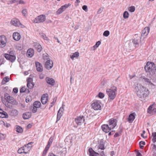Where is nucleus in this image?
Segmentation results:
<instances>
[{
	"label": "nucleus",
	"instance_id": "1",
	"mask_svg": "<svg viewBox=\"0 0 156 156\" xmlns=\"http://www.w3.org/2000/svg\"><path fill=\"white\" fill-rule=\"evenodd\" d=\"M134 90L137 96L140 98H144L149 94L148 89L140 83L135 85Z\"/></svg>",
	"mask_w": 156,
	"mask_h": 156
},
{
	"label": "nucleus",
	"instance_id": "2",
	"mask_svg": "<svg viewBox=\"0 0 156 156\" xmlns=\"http://www.w3.org/2000/svg\"><path fill=\"white\" fill-rule=\"evenodd\" d=\"M117 90L116 87L115 86L106 89V93L108 97V100L110 101L114 100L115 98L116 95Z\"/></svg>",
	"mask_w": 156,
	"mask_h": 156
},
{
	"label": "nucleus",
	"instance_id": "3",
	"mask_svg": "<svg viewBox=\"0 0 156 156\" xmlns=\"http://www.w3.org/2000/svg\"><path fill=\"white\" fill-rule=\"evenodd\" d=\"M144 69L146 72H148L150 74H153L156 70L155 65L153 62H148L144 67Z\"/></svg>",
	"mask_w": 156,
	"mask_h": 156
},
{
	"label": "nucleus",
	"instance_id": "4",
	"mask_svg": "<svg viewBox=\"0 0 156 156\" xmlns=\"http://www.w3.org/2000/svg\"><path fill=\"white\" fill-rule=\"evenodd\" d=\"M5 98L8 102L6 105L8 108H10V106L9 105V103H10L12 105H16L18 103L15 100L11 97L7 93H5L4 94Z\"/></svg>",
	"mask_w": 156,
	"mask_h": 156
},
{
	"label": "nucleus",
	"instance_id": "5",
	"mask_svg": "<svg viewBox=\"0 0 156 156\" xmlns=\"http://www.w3.org/2000/svg\"><path fill=\"white\" fill-rule=\"evenodd\" d=\"M46 20V16L44 15H41L37 16L34 20V22L36 23H42Z\"/></svg>",
	"mask_w": 156,
	"mask_h": 156
},
{
	"label": "nucleus",
	"instance_id": "6",
	"mask_svg": "<svg viewBox=\"0 0 156 156\" xmlns=\"http://www.w3.org/2000/svg\"><path fill=\"white\" fill-rule=\"evenodd\" d=\"M101 103L98 101H96L93 102L91 105V107L94 110H98L101 109Z\"/></svg>",
	"mask_w": 156,
	"mask_h": 156
},
{
	"label": "nucleus",
	"instance_id": "7",
	"mask_svg": "<svg viewBox=\"0 0 156 156\" xmlns=\"http://www.w3.org/2000/svg\"><path fill=\"white\" fill-rule=\"evenodd\" d=\"M34 142H30L27 144L23 146V148H24L26 154L28 153L29 151L30 150Z\"/></svg>",
	"mask_w": 156,
	"mask_h": 156
},
{
	"label": "nucleus",
	"instance_id": "8",
	"mask_svg": "<svg viewBox=\"0 0 156 156\" xmlns=\"http://www.w3.org/2000/svg\"><path fill=\"white\" fill-rule=\"evenodd\" d=\"M117 121L116 119L112 118L108 121L109 126L112 129L114 128L117 125Z\"/></svg>",
	"mask_w": 156,
	"mask_h": 156
},
{
	"label": "nucleus",
	"instance_id": "9",
	"mask_svg": "<svg viewBox=\"0 0 156 156\" xmlns=\"http://www.w3.org/2000/svg\"><path fill=\"white\" fill-rule=\"evenodd\" d=\"M84 117L83 116L77 117L75 119V121L76 124L78 125H80L84 121Z\"/></svg>",
	"mask_w": 156,
	"mask_h": 156
},
{
	"label": "nucleus",
	"instance_id": "10",
	"mask_svg": "<svg viewBox=\"0 0 156 156\" xmlns=\"http://www.w3.org/2000/svg\"><path fill=\"white\" fill-rule=\"evenodd\" d=\"M71 4L69 3L66 4L62 6L57 11V14H60L64 11L66 8L70 6Z\"/></svg>",
	"mask_w": 156,
	"mask_h": 156
},
{
	"label": "nucleus",
	"instance_id": "11",
	"mask_svg": "<svg viewBox=\"0 0 156 156\" xmlns=\"http://www.w3.org/2000/svg\"><path fill=\"white\" fill-rule=\"evenodd\" d=\"M6 42V38L4 36H0V46L4 47Z\"/></svg>",
	"mask_w": 156,
	"mask_h": 156
},
{
	"label": "nucleus",
	"instance_id": "12",
	"mask_svg": "<svg viewBox=\"0 0 156 156\" xmlns=\"http://www.w3.org/2000/svg\"><path fill=\"white\" fill-rule=\"evenodd\" d=\"M45 67L48 69H51L53 66V62L52 61L48 60L44 64Z\"/></svg>",
	"mask_w": 156,
	"mask_h": 156
},
{
	"label": "nucleus",
	"instance_id": "13",
	"mask_svg": "<svg viewBox=\"0 0 156 156\" xmlns=\"http://www.w3.org/2000/svg\"><path fill=\"white\" fill-rule=\"evenodd\" d=\"M11 24L16 26L19 27L20 23L19 20L16 18H13L11 21Z\"/></svg>",
	"mask_w": 156,
	"mask_h": 156
},
{
	"label": "nucleus",
	"instance_id": "14",
	"mask_svg": "<svg viewBox=\"0 0 156 156\" xmlns=\"http://www.w3.org/2000/svg\"><path fill=\"white\" fill-rule=\"evenodd\" d=\"M150 31V28L148 27H145L142 31L141 37H143L144 38L146 37Z\"/></svg>",
	"mask_w": 156,
	"mask_h": 156
},
{
	"label": "nucleus",
	"instance_id": "15",
	"mask_svg": "<svg viewBox=\"0 0 156 156\" xmlns=\"http://www.w3.org/2000/svg\"><path fill=\"white\" fill-rule=\"evenodd\" d=\"M101 128L103 131L106 133H108L112 129L107 124L102 125Z\"/></svg>",
	"mask_w": 156,
	"mask_h": 156
},
{
	"label": "nucleus",
	"instance_id": "16",
	"mask_svg": "<svg viewBox=\"0 0 156 156\" xmlns=\"http://www.w3.org/2000/svg\"><path fill=\"white\" fill-rule=\"evenodd\" d=\"M64 108L63 106L62 107H61L58 111L57 114V120L56 122H57L60 119L62 115V112L64 111Z\"/></svg>",
	"mask_w": 156,
	"mask_h": 156
},
{
	"label": "nucleus",
	"instance_id": "17",
	"mask_svg": "<svg viewBox=\"0 0 156 156\" xmlns=\"http://www.w3.org/2000/svg\"><path fill=\"white\" fill-rule=\"evenodd\" d=\"M136 38H134L133 39L132 42L134 45L135 47H138L140 42V37H136L137 35H135Z\"/></svg>",
	"mask_w": 156,
	"mask_h": 156
},
{
	"label": "nucleus",
	"instance_id": "18",
	"mask_svg": "<svg viewBox=\"0 0 156 156\" xmlns=\"http://www.w3.org/2000/svg\"><path fill=\"white\" fill-rule=\"evenodd\" d=\"M48 95L47 94H43L41 98V101L43 104H46L48 100Z\"/></svg>",
	"mask_w": 156,
	"mask_h": 156
},
{
	"label": "nucleus",
	"instance_id": "19",
	"mask_svg": "<svg viewBox=\"0 0 156 156\" xmlns=\"http://www.w3.org/2000/svg\"><path fill=\"white\" fill-rule=\"evenodd\" d=\"M12 36L13 39L16 41L19 40L21 38V35L20 34L17 32L14 33Z\"/></svg>",
	"mask_w": 156,
	"mask_h": 156
},
{
	"label": "nucleus",
	"instance_id": "20",
	"mask_svg": "<svg viewBox=\"0 0 156 156\" xmlns=\"http://www.w3.org/2000/svg\"><path fill=\"white\" fill-rule=\"evenodd\" d=\"M45 80L48 83L52 86H53L54 85L55 81L53 78H50L49 77H47L46 78Z\"/></svg>",
	"mask_w": 156,
	"mask_h": 156
},
{
	"label": "nucleus",
	"instance_id": "21",
	"mask_svg": "<svg viewBox=\"0 0 156 156\" xmlns=\"http://www.w3.org/2000/svg\"><path fill=\"white\" fill-rule=\"evenodd\" d=\"M35 65L37 71L40 72L42 71L43 67L40 63L37 62H35Z\"/></svg>",
	"mask_w": 156,
	"mask_h": 156
},
{
	"label": "nucleus",
	"instance_id": "22",
	"mask_svg": "<svg viewBox=\"0 0 156 156\" xmlns=\"http://www.w3.org/2000/svg\"><path fill=\"white\" fill-rule=\"evenodd\" d=\"M34 51L33 49L30 48L27 50V55L29 57H31L34 55Z\"/></svg>",
	"mask_w": 156,
	"mask_h": 156
},
{
	"label": "nucleus",
	"instance_id": "23",
	"mask_svg": "<svg viewBox=\"0 0 156 156\" xmlns=\"http://www.w3.org/2000/svg\"><path fill=\"white\" fill-rule=\"evenodd\" d=\"M8 116L6 112L0 109V117L1 118H8Z\"/></svg>",
	"mask_w": 156,
	"mask_h": 156
},
{
	"label": "nucleus",
	"instance_id": "24",
	"mask_svg": "<svg viewBox=\"0 0 156 156\" xmlns=\"http://www.w3.org/2000/svg\"><path fill=\"white\" fill-rule=\"evenodd\" d=\"M34 47L37 49V51L39 52H41L42 49L41 45L38 43H34Z\"/></svg>",
	"mask_w": 156,
	"mask_h": 156
},
{
	"label": "nucleus",
	"instance_id": "25",
	"mask_svg": "<svg viewBox=\"0 0 156 156\" xmlns=\"http://www.w3.org/2000/svg\"><path fill=\"white\" fill-rule=\"evenodd\" d=\"M66 153V148H61L60 149L59 154L60 155V156H65Z\"/></svg>",
	"mask_w": 156,
	"mask_h": 156
},
{
	"label": "nucleus",
	"instance_id": "26",
	"mask_svg": "<svg viewBox=\"0 0 156 156\" xmlns=\"http://www.w3.org/2000/svg\"><path fill=\"white\" fill-rule=\"evenodd\" d=\"M31 116L30 112H28L24 113L23 114V118L24 119H27L30 118Z\"/></svg>",
	"mask_w": 156,
	"mask_h": 156
},
{
	"label": "nucleus",
	"instance_id": "27",
	"mask_svg": "<svg viewBox=\"0 0 156 156\" xmlns=\"http://www.w3.org/2000/svg\"><path fill=\"white\" fill-rule=\"evenodd\" d=\"M134 113L130 114L128 117V121L129 123H132L135 119Z\"/></svg>",
	"mask_w": 156,
	"mask_h": 156
},
{
	"label": "nucleus",
	"instance_id": "28",
	"mask_svg": "<svg viewBox=\"0 0 156 156\" xmlns=\"http://www.w3.org/2000/svg\"><path fill=\"white\" fill-rule=\"evenodd\" d=\"M89 153L90 156H98L96 154L97 152H95L92 148H90L89 149Z\"/></svg>",
	"mask_w": 156,
	"mask_h": 156
},
{
	"label": "nucleus",
	"instance_id": "29",
	"mask_svg": "<svg viewBox=\"0 0 156 156\" xmlns=\"http://www.w3.org/2000/svg\"><path fill=\"white\" fill-rule=\"evenodd\" d=\"M143 81L144 82L146 83L147 84L151 85L152 87H154V85L151 82L149 79H147L146 78H143Z\"/></svg>",
	"mask_w": 156,
	"mask_h": 156
},
{
	"label": "nucleus",
	"instance_id": "30",
	"mask_svg": "<svg viewBox=\"0 0 156 156\" xmlns=\"http://www.w3.org/2000/svg\"><path fill=\"white\" fill-rule=\"evenodd\" d=\"M79 54L78 52H76L74 53L72 55H70V58L73 60L74 58H78L79 56Z\"/></svg>",
	"mask_w": 156,
	"mask_h": 156
},
{
	"label": "nucleus",
	"instance_id": "31",
	"mask_svg": "<svg viewBox=\"0 0 156 156\" xmlns=\"http://www.w3.org/2000/svg\"><path fill=\"white\" fill-rule=\"evenodd\" d=\"M41 103L40 102L38 101H35L33 104V106L36 107L37 108L40 107Z\"/></svg>",
	"mask_w": 156,
	"mask_h": 156
},
{
	"label": "nucleus",
	"instance_id": "32",
	"mask_svg": "<svg viewBox=\"0 0 156 156\" xmlns=\"http://www.w3.org/2000/svg\"><path fill=\"white\" fill-rule=\"evenodd\" d=\"M104 144L103 142H101L99 144V145L98 146V147L99 149L103 150L105 149L104 147Z\"/></svg>",
	"mask_w": 156,
	"mask_h": 156
},
{
	"label": "nucleus",
	"instance_id": "33",
	"mask_svg": "<svg viewBox=\"0 0 156 156\" xmlns=\"http://www.w3.org/2000/svg\"><path fill=\"white\" fill-rule=\"evenodd\" d=\"M101 41H98L96 42L95 44L92 47L93 50H95L97 48L98 46L101 44Z\"/></svg>",
	"mask_w": 156,
	"mask_h": 156
},
{
	"label": "nucleus",
	"instance_id": "34",
	"mask_svg": "<svg viewBox=\"0 0 156 156\" xmlns=\"http://www.w3.org/2000/svg\"><path fill=\"white\" fill-rule=\"evenodd\" d=\"M18 153L19 154L25 153L26 154V152L24 151L23 148V146L20 148L18 150Z\"/></svg>",
	"mask_w": 156,
	"mask_h": 156
},
{
	"label": "nucleus",
	"instance_id": "35",
	"mask_svg": "<svg viewBox=\"0 0 156 156\" xmlns=\"http://www.w3.org/2000/svg\"><path fill=\"white\" fill-rule=\"evenodd\" d=\"M18 111L16 109L13 110L11 112V115L14 116L17 115H18Z\"/></svg>",
	"mask_w": 156,
	"mask_h": 156
},
{
	"label": "nucleus",
	"instance_id": "36",
	"mask_svg": "<svg viewBox=\"0 0 156 156\" xmlns=\"http://www.w3.org/2000/svg\"><path fill=\"white\" fill-rule=\"evenodd\" d=\"M10 80V79L9 77L6 76L3 79L2 83H5L9 82Z\"/></svg>",
	"mask_w": 156,
	"mask_h": 156
},
{
	"label": "nucleus",
	"instance_id": "37",
	"mask_svg": "<svg viewBox=\"0 0 156 156\" xmlns=\"http://www.w3.org/2000/svg\"><path fill=\"white\" fill-rule=\"evenodd\" d=\"M16 59L15 56H10L9 60L11 62H14Z\"/></svg>",
	"mask_w": 156,
	"mask_h": 156
},
{
	"label": "nucleus",
	"instance_id": "38",
	"mask_svg": "<svg viewBox=\"0 0 156 156\" xmlns=\"http://www.w3.org/2000/svg\"><path fill=\"white\" fill-rule=\"evenodd\" d=\"M16 131L18 133H21L23 132V129L22 128L19 126H16Z\"/></svg>",
	"mask_w": 156,
	"mask_h": 156
},
{
	"label": "nucleus",
	"instance_id": "39",
	"mask_svg": "<svg viewBox=\"0 0 156 156\" xmlns=\"http://www.w3.org/2000/svg\"><path fill=\"white\" fill-rule=\"evenodd\" d=\"M123 17L124 19L128 18L129 17V14L127 11L124 12L123 14Z\"/></svg>",
	"mask_w": 156,
	"mask_h": 156
},
{
	"label": "nucleus",
	"instance_id": "40",
	"mask_svg": "<svg viewBox=\"0 0 156 156\" xmlns=\"http://www.w3.org/2000/svg\"><path fill=\"white\" fill-rule=\"evenodd\" d=\"M153 108H154L152 105L150 106L147 109L148 112L150 114H152L153 111Z\"/></svg>",
	"mask_w": 156,
	"mask_h": 156
},
{
	"label": "nucleus",
	"instance_id": "41",
	"mask_svg": "<svg viewBox=\"0 0 156 156\" xmlns=\"http://www.w3.org/2000/svg\"><path fill=\"white\" fill-rule=\"evenodd\" d=\"M152 136H153L152 141L154 143L156 142V132H154L152 133Z\"/></svg>",
	"mask_w": 156,
	"mask_h": 156
},
{
	"label": "nucleus",
	"instance_id": "42",
	"mask_svg": "<svg viewBox=\"0 0 156 156\" xmlns=\"http://www.w3.org/2000/svg\"><path fill=\"white\" fill-rule=\"evenodd\" d=\"M37 108L33 105V106L31 107L30 110L33 113H35L37 112Z\"/></svg>",
	"mask_w": 156,
	"mask_h": 156
},
{
	"label": "nucleus",
	"instance_id": "43",
	"mask_svg": "<svg viewBox=\"0 0 156 156\" xmlns=\"http://www.w3.org/2000/svg\"><path fill=\"white\" fill-rule=\"evenodd\" d=\"M140 148L141 149H143L144 148V146L143 145H144L145 144V143L144 141H141L139 142V143Z\"/></svg>",
	"mask_w": 156,
	"mask_h": 156
},
{
	"label": "nucleus",
	"instance_id": "44",
	"mask_svg": "<svg viewBox=\"0 0 156 156\" xmlns=\"http://www.w3.org/2000/svg\"><path fill=\"white\" fill-rule=\"evenodd\" d=\"M27 86L29 88L31 89L33 87L34 84L33 83H27Z\"/></svg>",
	"mask_w": 156,
	"mask_h": 156
},
{
	"label": "nucleus",
	"instance_id": "45",
	"mask_svg": "<svg viewBox=\"0 0 156 156\" xmlns=\"http://www.w3.org/2000/svg\"><path fill=\"white\" fill-rule=\"evenodd\" d=\"M135 10V8L134 6H131L129 8V10L131 12H134Z\"/></svg>",
	"mask_w": 156,
	"mask_h": 156
},
{
	"label": "nucleus",
	"instance_id": "46",
	"mask_svg": "<svg viewBox=\"0 0 156 156\" xmlns=\"http://www.w3.org/2000/svg\"><path fill=\"white\" fill-rule=\"evenodd\" d=\"M6 137V135L0 133V141L4 140Z\"/></svg>",
	"mask_w": 156,
	"mask_h": 156
},
{
	"label": "nucleus",
	"instance_id": "47",
	"mask_svg": "<svg viewBox=\"0 0 156 156\" xmlns=\"http://www.w3.org/2000/svg\"><path fill=\"white\" fill-rule=\"evenodd\" d=\"M110 32L108 30H106L104 32L103 35L105 37H108L109 35Z\"/></svg>",
	"mask_w": 156,
	"mask_h": 156
},
{
	"label": "nucleus",
	"instance_id": "48",
	"mask_svg": "<svg viewBox=\"0 0 156 156\" xmlns=\"http://www.w3.org/2000/svg\"><path fill=\"white\" fill-rule=\"evenodd\" d=\"M43 58L44 60H48L49 57L48 55L47 54H43Z\"/></svg>",
	"mask_w": 156,
	"mask_h": 156
},
{
	"label": "nucleus",
	"instance_id": "49",
	"mask_svg": "<svg viewBox=\"0 0 156 156\" xmlns=\"http://www.w3.org/2000/svg\"><path fill=\"white\" fill-rule=\"evenodd\" d=\"M41 36L44 40H48V37L44 34H42L41 35Z\"/></svg>",
	"mask_w": 156,
	"mask_h": 156
},
{
	"label": "nucleus",
	"instance_id": "50",
	"mask_svg": "<svg viewBox=\"0 0 156 156\" xmlns=\"http://www.w3.org/2000/svg\"><path fill=\"white\" fill-rule=\"evenodd\" d=\"M104 94L101 92H100L98 94V97L101 98H103L104 97Z\"/></svg>",
	"mask_w": 156,
	"mask_h": 156
},
{
	"label": "nucleus",
	"instance_id": "51",
	"mask_svg": "<svg viewBox=\"0 0 156 156\" xmlns=\"http://www.w3.org/2000/svg\"><path fill=\"white\" fill-rule=\"evenodd\" d=\"M96 154L98 155V156H106L104 153L103 151H102L100 154H99L98 153H97Z\"/></svg>",
	"mask_w": 156,
	"mask_h": 156
},
{
	"label": "nucleus",
	"instance_id": "52",
	"mask_svg": "<svg viewBox=\"0 0 156 156\" xmlns=\"http://www.w3.org/2000/svg\"><path fill=\"white\" fill-rule=\"evenodd\" d=\"M22 12L23 14V15L24 16H25L27 14V10L26 9H23L22 10Z\"/></svg>",
	"mask_w": 156,
	"mask_h": 156
},
{
	"label": "nucleus",
	"instance_id": "53",
	"mask_svg": "<svg viewBox=\"0 0 156 156\" xmlns=\"http://www.w3.org/2000/svg\"><path fill=\"white\" fill-rule=\"evenodd\" d=\"M26 90V89L25 88V87H22L20 90V93H23L25 92Z\"/></svg>",
	"mask_w": 156,
	"mask_h": 156
},
{
	"label": "nucleus",
	"instance_id": "54",
	"mask_svg": "<svg viewBox=\"0 0 156 156\" xmlns=\"http://www.w3.org/2000/svg\"><path fill=\"white\" fill-rule=\"evenodd\" d=\"M82 9L85 12H87L88 11L87 7L86 5H83L82 6Z\"/></svg>",
	"mask_w": 156,
	"mask_h": 156
},
{
	"label": "nucleus",
	"instance_id": "55",
	"mask_svg": "<svg viewBox=\"0 0 156 156\" xmlns=\"http://www.w3.org/2000/svg\"><path fill=\"white\" fill-rule=\"evenodd\" d=\"M151 146L152 147V150L153 151H156V145L154 144H152Z\"/></svg>",
	"mask_w": 156,
	"mask_h": 156
},
{
	"label": "nucleus",
	"instance_id": "56",
	"mask_svg": "<svg viewBox=\"0 0 156 156\" xmlns=\"http://www.w3.org/2000/svg\"><path fill=\"white\" fill-rule=\"evenodd\" d=\"M4 57L7 59V60H9V56H10L9 55V54H5L4 55Z\"/></svg>",
	"mask_w": 156,
	"mask_h": 156
},
{
	"label": "nucleus",
	"instance_id": "57",
	"mask_svg": "<svg viewBox=\"0 0 156 156\" xmlns=\"http://www.w3.org/2000/svg\"><path fill=\"white\" fill-rule=\"evenodd\" d=\"M27 83H33L32 82L33 81V79L31 78H29L28 79H27Z\"/></svg>",
	"mask_w": 156,
	"mask_h": 156
},
{
	"label": "nucleus",
	"instance_id": "58",
	"mask_svg": "<svg viewBox=\"0 0 156 156\" xmlns=\"http://www.w3.org/2000/svg\"><path fill=\"white\" fill-rule=\"evenodd\" d=\"M15 51H11L9 52V56H15Z\"/></svg>",
	"mask_w": 156,
	"mask_h": 156
},
{
	"label": "nucleus",
	"instance_id": "59",
	"mask_svg": "<svg viewBox=\"0 0 156 156\" xmlns=\"http://www.w3.org/2000/svg\"><path fill=\"white\" fill-rule=\"evenodd\" d=\"M48 150L45 148L44 150L43 151V155L44 156L46 154L47 151H48Z\"/></svg>",
	"mask_w": 156,
	"mask_h": 156
},
{
	"label": "nucleus",
	"instance_id": "60",
	"mask_svg": "<svg viewBox=\"0 0 156 156\" xmlns=\"http://www.w3.org/2000/svg\"><path fill=\"white\" fill-rule=\"evenodd\" d=\"M53 138L52 137H51L50 138L48 143H49L51 144V143L53 141Z\"/></svg>",
	"mask_w": 156,
	"mask_h": 156
},
{
	"label": "nucleus",
	"instance_id": "61",
	"mask_svg": "<svg viewBox=\"0 0 156 156\" xmlns=\"http://www.w3.org/2000/svg\"><path fill=\"white\" fill-rule=\"evenodd\" d=\"M13 92L15 93H17L18 92V89L17 88H15L13 90Z\"/></svg>",
	"mask_w": 156,
	"mask_h": 156
},
{
	"label": "nucleus",
	"instance_id": "62",
	"mask_svg": "<svg viewBox=\"0 0 156 156\" xmlns=\"http://www.w3.org/2000/svg\"><path fill=\"white\" fill-rule=\"evenodd\" d=\"M51 144L48 143V144H47V146H46V147H45V148H46L48 150V149H49V148H50V147Z\"/></svg>",
	"mask_w": 156,
	"mask_h": 156
},
{
	"label": "nucleus",
	"instance_id": "63",
	"mask_svg": "<svg viewBox=\"0 0 156 156\" xmlns=\"http://www.w3.org/2000/svg\"><path fill=\"white\" fill-rule=\"evenodd\" d=\"M51 144L48 143V144H47V146H46V147H45V148H46L48 150V149H49V148H50V147Z\"/></svg>",
	"mask_w": 156,
	"mask_h": 156
},
{
	"label": "nucleus",
	"instance_id": "64",
	"mask_svg": "<svg viewBox=\"0 0 156 156\" xmlns=\"http://www.w3.org/2000/svg\"><path fill=\"white\" fill-rule=\"evenodd\" d=\"M4 62V58H1L0 59L1 64H3Z\"/></svg>",
	"mask_w": 156,
	"mask_h": 156
}]
</instances>
